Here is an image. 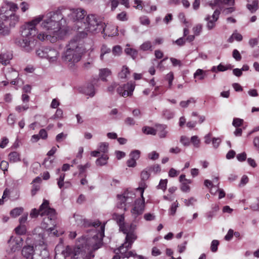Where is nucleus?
I'll return each mask as SVG.
<instances>
[{
	"mask_svg": "<svg viewBox=\"0 0 259 259\" xmlns=\"http://www.w3.org/2000/svg\"><path fill=\"white\" fill-rule=\"evenodd\" d=\"M62 14L60 12H50L45 16L39 15L21 28V37L16 38L15 43L24 51L29 53L35 48L37 41L33 37L36 33V26L42 21L41 27L50 33L58 36L61 29Z\"/></svg>",
	"mask_w": 259,
	"mask_h": 259,
	"instance_id": "nucleus-1",
	"label": "nucleus"
},
{
	"mask_svg": "<svg viewBox=\"0 0 259 259\" xmlns=\"http://www.w3.org/2000/svg\"><path fill=\"white\" fill-rule=\"evenodd\" d=\"M92 225L100 227L98 236L92 237H82L79 238L73 251V259H88L87 252L90 250H95L99 248L102 244V240L104 236L105 224H101L100 221L95 222Z\"/></svg>",
	"mask_w": 259,
	"mask_h": 259,
	"instance_id": "nucleus-2",
	"label": "nucleus"
},
{
	"mask_svg": "<svg viewBox=\"0 0 259 259\" xmlns=\"http://www.w3.org/2000/svg\"><path fill=\"white\" fill-rule=\"evenodd\" d=\"M38 215L46 216L43 220L44 227L52 231L56 226L57 213L56 210L49 206L48 200L44 199L38 210L33 208L31 210L30 216L32 218H36Z\"/></svg>",
	"mask_w": 259,
	"mask_h": 259,
	"instance_id": "nucleus-3",
	"label": "nucleus"
},
{
	"mask_svg": "<svg viewBox=\"0 0 259 259\" xmlns=\"http://www.w3.org/2000/svg\"><path fill=\"white\" fill-rule=\"evenodd\" d=\"M83 52V50L79 46L78 42L72 40L67 46L66 51L63 53L62 59L69 68H72L75 64L80 60Z\"/></svg>",
	"mask_w": 259,
	"mask_h": 259,
	"instance_id": "nucleus-4",
	"label": "nucleus"
},
{
	"mask_svg": "<svg viewBox=\"0 0 259 259\" xmlns=\"http://www.w3.org/2000/svg\"><path fill=\"white\" fill-rule=\"evenodd\" d=\"M79 27L77 31L80 36L84 37L89 33H97L104 29V24L93 14L87 15L82 22H79Z\"/></svg>",
	"mask_w": 259,
	"mask_h": 259,
	"instance_id": "nucleus-5",
	"label": "nucleus"
},
{
	"mask_svg": "<svg viewBox=\"0 0 259 259\" xmlns=\"http://www.w3.org/2000/svg\"><path fill=\"white\" fill-rule=\"evenodd\" d=\"M64 13L68 21L75 22L74 28L77 30L79 27V22H82L87 14L86 11L81 8L65 10Z\"/></svg>",
	"mask_w": 259,
	"mask_h": 259,
	"instance_id": "nucleus-6",
	"label": "nucleus"
},
{
	"mask_svg": "<svg viewBox=\"0 0 259 259\" xmlns=\"http://www.w3.org/2000/svg\"><path fill=\"white\" fill-rule=\"evenodd\" d=\"M37 56L47 59L50 63L55 64L59 57V52L55 49L49 47H42L36 50Z\"/></svg>",
	"mask_w": 259,
	"mask_h": 259,
	"instance_id": "nucleus-7",
	"label": "nucleus"
},
{
	"mask_svg": "<svg viewBox=\"0 0 259 259\" xmlns=\"http://www.w3.org/2000/svg\"><path fill=\"white\" fill-rule=\"evenodd\" d=\"M137 190L141 193V199H137L136 200L134 207L131 211L132 215L135 218L142 214L145 209V198L143 196L144 187H139Z\"/></svg>",
	"mask_w": 259,
	"mask_h": 259,
	"instance_id": "nucleus-8",
	"label": "nucleus"
},
{
	"mask_svg": "<svg viewBox=\"0 0 259 259\" xmlns=\"http://www.w3.org/2000/svg\"><path fill=\"white\" fill-rule=\"evenodd\" d=\"M18 6L17 4L12 2L5 1L0 9V17L4 21H7L9 18V12H16L18 10Z\"/></svg>",
	"mask_w": 259,
	"mask_h": 259,
	"instance_id": "nucleus-9",
	"label": "nucleus"
},
{
	"mask_svg": "<svg viewBox=\"0 0 259 259\" xmlns=\"http://www.w3.org/2000/svg\"><path fill=\"white\" fill-rule=\"evenodd\" d=\"M132 247L122 243L117 249L115 250L116 254H120L122 258H129L130 257H136L138 259H146L141 255H137L134 250L128 251Z\"/></svg>",
	"mask_w": 259,
	"mask_h": 259,
	"instance_id": "nucleus-10",
	"label": "nucleus"
},
{
	"mask_svg": "<svg viewBox=\"0 0 259 259\" xmlns=\"http://www.w3.org/2000/svg\"><path fill=\"white\" fill-rule=\"evenodd\" d=\"M71 251L72 249L69 246L64 247L62 244H59L55 248L54 259H65Z\"/></svg>",
	"mask_w": 259,
	"mask_h": 259,
	"instance_id": "nucleus-11",
	"label": "nucleus"
},
{
	"mask_svg": "<svg viewBox=\"0 0 259 259\" xmlns=\"http://www.w3.org/2000/svg\"><path fill=\"white\" fill-rule=\"evenodd\" d=\"M9 247L12 252L20 249L23 244V240L20 236H11L8 241Z\"/></svg>",
	"mask_w": 259,
	"mask_h": 259,
	"instance_id": "nucleus-12",
	"label": "nucleus"
},
{
	"mask_svg": "<svg viewBox=\"0 0 259 259\" xmlns=\"http://www.w3.org/2000/svg\"><path fill=\"white\" fill-rule=\"evenodd\" d=\"M135 89V84L131 82H127L117 89V93L123 97L128 96L132 95Z\"/></svg>",
	"mask_w": 259,
	"mask_h": 259,
	"instance_id": "nucleus-13",
	"label": "nucleus"
},
{
	"mask_svg": "<svg viewBox=\"0 0 259 259\" xmlns=\"http://www.w3.org/2000/svg\"><path fill=\"white\" fill-rule=\"evenodd\" d=\"M220 11L216 9L212 16L208 15L205 18V20L207 21L206 27L208 30L212 29L215 26V22L219 18Z\"/></svg>",
	"mask_w": 259,
	"mask_h": 259,
	"instance_id": "nucleus-14",
	"label": "nucleus"
},
{
	"mask_svg": "<svg viewBox=\"0 0 259 259\" xmlns=\"http://www.w3.org/2000/svg\"><path fill=\"white\" fill-rule=\"evenodd\" d=\"M36 38L42 41L48 40L52 43L56 42L57 39V37L54 35L52 36L51 34H47L42 32L37 33Z\"/></svg>",
	"mask_w": 259,
	"mask_h": 259,
	"instance_id": "nucleus-15",
	"label": "nucleus"
},
{
	"mask_svg": "<svg viewBox=\"0 0 259 259\" xmlns=\"http://www.w3.org/2000/svg\"><path fill=\"white\" fill-rule=\"evenodd\" d=\"M136 226L133 224H125L120 225L119 230L124 234L133 233L135 232Z\"/></svg>",
	"mask_w": 259,
	"mask_h": 259,
	"instance_id": "nucleus-16",
	"label": "nucleus"
},
{
	"mask_svg": "<svg viewBox=\"0 0 259 259\" xmlns=\"http://www.w3.org/2000/svg\"><path fill=\"white\" fill-rule=\"evenodd\" d=\"M131 75V71L126 65H123L118 73V77L120 79H128Z\"/></svg>",
	"mask_w": 259,
	"mask_h": 259,
	"instance_id": "nucleus-17",
	"label": "nucleus"
},
{
	"mask_svg": "<svg viewBox=\"0 0 259 259\" xmlns=\"http://www.w3.org/2000/svg\"><path fill=\"white\" fill-rule=\"evenodd\" d=\"M34 253V248L32 246H24L22 250V254L26 258L33 259L32 255Z\"/></svg>",
	"mask_w": 259,
	"mask_h": 259,
	"instance_id": "nucleus-18",
	"label": "nucleus"
},
{
	"mask_svg": "<svg viewBox=\"0 0 259 259\" xmlns=\"http://www.w3.org/2000/svg\"><path fill=\"white\" fill-rule=\"evenodd\" d=\"M220 3L232 6L234 4V0H212L208 4L213 8L215 6H219Z\"/></svg>",
	"mask_w": 259,
	"mask_h": 259,
	"instance_id": "nucleus-19",
	"label": "nucleus"
},
{
	"mask_svg": "<svg viewBox=\"0 0 259 259\" xmlns=\"http://www.w3.org/2000/svg\"><path fill=\"white\" fill-rule=\"evenodd\" d=\"M125 235L126 236L123 243L127 245V246L132 247L133 244L134 243L135 241L137 239V236L135 232Z\"/></svg>",
	"mask_w": 259,
	"mask_h": 259,
	"instance_id": "nucleus-20",
	"label": "nucleus"
},
{
	"mask_svg": "<svg viewBox=\"0 0 259 259\" xmlns=\"http://www.w3.org/2000/svg\"><path fill=\"white\" fill-rule=\"evenodd\" d=\"M156 133L160 138H164L166 137L168 132L166 131L167 126L164 124L156 125Z\"/></svg>",
	"mask_w": 259,
	"mask_h": 259,
	"instance_id": "nucleus-21",
	"label": "nucleus"
},
{
	"mask_svg": "<svg viewBox=\"0 0 259 259\" xmlns=\"http://www.w3.org/2000/svg\"><path fill=\"white\" fill-rule=\"evenodd\" d=\"M133 195H134V194L132 192H124L122 195H118L117 197L121 203L120 207L125 206L124 203L128 201L129 198L132 197Z\"/></svg>",
	"mask_w": 259,
	"mask_h": 259,
	"instance_id": "nucleus-22",
	"label": "nucleus"
},
{
	"mask_svg": "<svg viewBox=\"0 0 259 259\" xmlns=\"http://www.w3.org/2000/svg\"><path fill=\"white\" fill-rule=\"evenodd\" d=\"M9 18L7 20H9V26L10 27H14L20 20V16L15 13L9 14Z\"/></svg>",
	"mask_w": 259,
	"mask_h": 259,
	"instance_id": "nucleus-23",
	"label": "nucleus"
},
{
	"mask_svg": "<svg viewBox=\"0 0 259 259\" xmlns=\"http://www.w3.org/2000/svg\"><path fill=\"white\" fill-rule=\"evenodd\" d=\"M12 58V55L9 53H5L0 54V63L4 65H7L10 63Z\"/></svg>",
	"mask_w": 259,
	"mask_h": 259,
	"instance_id": "nucleus-24",
	"label": "nucleus"
},
{
	"mask_svg": "<svg viewBox=\"0 0 259 259\" xmlns=\"http://www.w3.org/2000/svg\"><path fill=\"white\" fill-rule=\"evenodd\" d=\"M232 66L230 64L224 65L222 63L220 64L218 66H213L211 68V71L213 72H218L220 71H225L229 69H231Z\"/></svg>",
	"mask_w": 259,
	"mask_h": 259,
	"instance_id": "nucleus-25",
	"label": "nucleus"
},
{
	"mask_svg": "<svg viewBox=\"0 0 259 259\" xmlns=\"http://www.w3.org/2000/svg\"><path fill=\"white\" fill-rule=\"evenodd\" d=\"M208 73V71L198 69L194 74V77L198 80H203L206 78Z\"/></svg>",
	"mask_w": 259,
	"mask_h": 259,
	"instance_id": "nucleus-26",
	"label": "nucleus"
},
{
	"mask_svg": "<svg viewBox=\"0 0 259 259\" xmlns=\"http://www.w3.org/2000/svg\"><path fill=\"white\" fill-rule=\"evenodd\" d=\"M112 75V72L110 69L108 68L101 69L99 70V77L102 80H105L107 78Z\"/></svg>",
	"mask_w": 259,
	"mask_h": 259,
	"instance_id": "nucleus-27",
	"label": "nucleus"
},
{
	"mask_svg": "<svg viewBox=\"0 0 259 259\" xmlns=\"http://www.w3.org/2000/svg\"><path fill=\"white\" fill-rule=\"evenodd\" d=\"M83 93L91 97L95 95V89L92 83H89L87 87L82 88L80 90Z\"/></svg>",
	"mask_w": 259,
	"mask_h": 259,
	"instance_id": "nucleus-28",
	"label": "nucleus"
},
{
	"mask_svg": "<svg viewBox=\"0 0 259 259\" xmlns=\"http://www.w3.org/2000/svg\"><path fill=\"white\" fill-rule=\"evenodd\" d=\"M8 159L11 163L18 162L21 160L20 155L17 152H12L8 155Z\"/></svg>",
	"mask_w": 259,
	"mask_h": 259,
	"instance_id": "nucleus-29",
	"label": "nucleus"
},
{
	"mask_svg": "<svg viewBox=\"0 0 259 259\" xmlns=\"http://www.w3.org/2000/svg\"><path fill=\"white\" fill-rule=\"evenodd\" d=\"M10 33V29L0 20V35L6 36Z\"/></svg>",
	"mask_w": 259,
	"mask_h": 259,
	"instance_id": "nucleus-30",
	"label": "nucleus"
},
{
	"mask_svg": "<svg viewBox=\"0 0 259 259\" xmlns=\"http://www.w3.org/2000/svg\"><path fill=\"white\" fill-rule=\"evenodd\" d=\"M112 219L116 221L119 228L120 227V225L123 224L124 223V217L123 214H118L115 213L112 215Z\"/></svg>",
	"mask_w": 259,
	"mask_h": 259,
	"instance_id": "nucleus-31",
	"label": "nucleus"
},
{
	"mask_svg": "<svg viewBox=\"0 0 259 259\" xmlns=\"http://www.w3.org/2000/svg\"><path fill=\"white\" fill-rule=\"evenodd\" d=\"M108 157L106 155H103L101 157L97 159L96 161V164L98 166H103L107 164Z\"/></svg>",
	"mask_w": 259,
	"mask_h": 259,
	"instance_id": "nucleus-32",
	"label": "nucleus"
},
{
	"mask_svg": "<svg viewBox=\"0 0 259 259\" xmlns=\"http://www.w3.org/2000/svg\"><path fill=\"white\" fill-rule=\"evenodd\" d=\"M24 209L22 207H16L10 211V215L13 218H16L20 215L23 211Z\"/></svg>",
	"mask_w": 259,
	"mask_h": 259,
	"instance_id": "nucleus-33",
	"label": "nucleus"
},
{
	"mask_svg": "<svg viewBox=\"0 0 259 259\" xmlns=\"http://www.w3.org/2000/svg\"><path fill=\"white\" fill-rule=\"evenodd\" d=\"M246 7L251 13H254L257 9L258 1L257 0H253L251 4H248Z\"/></svg>",
	"mask_w": 259,
	"mask_h": 259,
	"instance_id": "nucleus-34",
	"label": "nucleus"
},
{
	"mask_svg": "<svg viewBox=\"0 0 259 259\" xmlns=\"http://www.w3.org/2000/svg\"><path fill=\"white\" fill-rule=\"evenodd\" d=\"M143 132L146 135H155L156 134V130L153 127L146 126L142 128Z\"/></svg>",
	"mask_w": 259,
	"mask_h": 259,
	"instance_id": "nucleus-35",
	"label": "nucleus"
},
{
	"mask_svg": "<svg viewBox=\"0 0 259 259\" xmlns=\"http://www.w3.org/2000/svg\"><path fill=\"white\" fill-rule=\"evenodd\" d=\"M15 231L19 235H24L26 233V227L25 225H19L15 229Z\"/></svg>",
	"mask_w": 259,
	"mask_h": 259,
	"instance_id": "nucleus-36",
	"label": "nucleus"
},
{
	"mask_svg": "<svg viewBox=\"0 0 259 259\" xmlns=\"http://www.w3.org/2000/svg\"><path fill=\"white\" fill-rule=\"evenodd\" d=\"M215 188L217 189L215 190V192H213V189H211L210 190V193L212 194L215 195L216 192L218 191L219 192V198L222 199L225 196V192L223 189L219 188V183L216 185Z\"/></svg>",
	"mask_w": 259,
	"mask_h": 259,
	"instance_id": "nucleus-37",
	"label": "nucleus"
},
{
	"mask_svg": "<svg viewBox=\"0 0 259 259\" xmlns=\"http://www.w3.org/2000/svg\"><path fill=\"white\" fill-rule=\"evenodd\" d=\"M18 75V73L17 71L11 70V72L6 74V78L9 81H14Z\"/></svg>",
	"mask_w": 259,
	"mask_h": 259,
	"instance_id": "nucleus-38",
	"label": "nucleus"
},
{
	"mask_svg": "<svg viewBox=\"0 0 259 259\" xmlns=\"http://www.w3.org/2000/svg\"><path fill=\"white\" fill-rule=\"evenodd\" d=\"M109 144L106 142L100 143L99 145L98 150L100 153H107L108 150Z\"/></svg>",
	"mask_w": 259,
	"mask_h": 259,
	"instance_id": "nucleus-39",
	"label": "nucleus"
},
{
	"mask_svg": "<svg viewBox=\"0 0 259 259\" xmlns=\"http://www.w3.org/2000/svg\"><path fill=\"white\" fill-rule=\"evenodd\" d=\"M152 44L151 42L149 41H147L143 43L140 46V49L143 51L151 50L152 51Z\"/></svg>",
	"mask_w": 259,
	"mask_h": 259,
	"instance_id": "nucleus-40",
	"label": "nucleus"
},
{
	"mask_svg": "<svg viewBox=\"0 0 259 259\" xmlns=\"http://www.w3.org/2000/svg\"><path fill=\"white\" fill-rule=\"evenodd\" d=\"M124 51L127 55L131 56L133 59L136 58L138 55V52L132 48H126Z\"/></svg>",
	"mask_w": 259,
	"mask_h": 259,
	"instance_id": "nucleus-41",
	"label": "nucleus"
},
{
	"mask_svg": "<svg viewBox=\"0 0 259 259\" xmlns=\"http://www.w3.org/2000/svg\"><path fill=\"white\" fill-rule=\"evenodd\" d=\"M167 180H160L159 184L157 186V189H161L163 191H165L167 188Z\"/></svg>",
	"mask_w": 259,
	"mask_h": 259,
	"instance_id": "nucleus-42",
	"label": "nucleus"
},
{
	"mask_svg": "<svg viewBox=\"0 0 259 259\" xmlns=\"http://www.w3.org/2000/svg\"><path fill=\"white\" fill-rule=\"evenodd\" d=\"M111 50L110 48H108L106 45H103L101 49V54L100 59L101 60H103L104 56L106 54H108L110 52Z\"/></svg>",
	"mask_w": 259,
	"mask_h": 259,
	"instance_id": "nucleus-43",
	"label": "nucleus"
},
{
	"mask_svg": "<svg viewBox=\"0 0 259 259\" xmlns=\"http://www.w3.org/2000/svg\"><path fill=\"white\" fill-rule=\"evenodd\" d=\"M150 171L148 169H147V167L144 169L141 174V178L142 180L145 181L147 180L150 175Z\"/></svg>",
	"mask_w": 259,
	"mask_h": 259,
	"instance_id": "nucleus-44",
	"label": "nucleus"
},
{
	"mask_svg": "<svg viewBox=\"0 0 259 259\" xmlns=\"http://www.w3.org/2000/svg\"><path fill=\"white\" fill-rule=\"evenodd\" d=\"M112 53L115 56H119L122 53V48L120 46H114L112 49Z\"/></svg>",
	"mask_w": 259,
	"mask_h": 259,
	"instance_id": "nucleus-45",
	"label": "nucleus"
},
{
	"mask_svg": "<svg viewBox=\"0 0 259 259\" xmlns=\"http://www.w3.org/2000/svg\"><path fill=\"white\" fill-rule=\"evenodd\" d=\"M195 102H196L195 100L193 98H191L186 101H181L180 103V105L182 107L186 108V107H188V106L190 103L194 104Z\"/></svg>",
	"mask_w": 259,
	"mask_h": 259,
	"instance_id": "nucleus-46",
	"label": "nucleus"
},
{
	"mask_svg": "<svg viewBox=\"0 0 259 259\" xmlns=\"http://www.w3.org/2000/svg\"><path fill=\"white\" fill-rule=\"evenodd\" d=\"M191 142L193 144V146L196 148L199 147L200 146V140L199 139L198 136H193L191 138Z\"/></svg>",
	"mask_w": 259,
	"mask_h": 259,
	"instance_id": "nucleus-47",
	"label": "nucleus"
},
{
	"mask_svg": "<svg viewBox=\"0 0 259 259\" xmlns=\"http://www.w3.org/2000/svg\"><path fill=\"white\" fill-rule=\"evenodd\" d=\"M147 169L150 170V171H152L155 174L158 173L161 170V168L159 165L158 164H154L153 166L148 167Z\"/></svg>",
	"mask_w": 259,
	"mask_h": 259,
	"instance_id": "nucleus-48",
	"label": "nucleus"
},
{
	"mask_svg": "<svg viewBox=\"0 0 259 259\" xmlns=\"http://www.w3.org/2000/svg\"><path fill=\"white\" fill-rule=\"evenodd\" d=\"M74 218L76 217V218L75 219L76 220V221L78 225H81L84 226V227H86L89 225L87 224L86 220H82V217L81 216L78 215H74Z\"/></svg>",
	"mask_w": 259,
	"mask_h": 259,
	"instance_id": "nucleus-49",
	"label": "nucleus"
},
{
	"mask_svg": "<svg viewBox=\"0 0 259 259\" xmlns=\"http://www.w3.org/2000/svg\"><path fill=\"white\" fill-rule=\"evenodd\" d=\"M140 151L138 150H135L133 151L130 154V156L131 158H133V159H135L136 160H137L139 158L140 156Z\"/></svg>",
	"mask_w": 259,
	"mask_h": 259,
	"instance_id": "nucleus-50",
	"label": "nucleus"
},
{
	"mask_svg": "<svg viewBox=\"0 0 259 259\" xmlns=\"http://www.w3.org/2000/svg\"><path fill=\"white\" fill-rule=\"evenodd\" d=\"M63 111L61 109L58 108L57 109L55 114L52 116V119H61L63 118Z\"/></svg>",
	"mask_w": 259,
	"mask_h": 259,
	"instance_id": "nucleus-51",
	"label": "nucleus"
},
{
	"mask_svg": "<svg viewBox=\"0 0 259 259\" xmlns=\"http://www.w3.org/2000/svg\"><path fill=\"white\" fill-rule=\"evenodd\" d=\"M233 38L235 39L237 41H241L242 39V36L240 33H234L232 35L231 37L229 39V42H232Z\"/></svg>",
	"mask_w": 259,
	"mask_h": 259,
	"instance_id": "nucleus-52",
	"label": "nucleus"
},
{
	"mask_svg": "<svg viewBox=\"0 0 259 259\" xmlns=\"http://www.w3.org/2000/svg\"><path fill=\"white\" fill-rule=\"evenodd\" d=\"M219 244V242L217 240H213L211 242L210 249L211 251L214 252H216L218 250V247Z\"/></svg>",
	"mask_w": 259,
	"mask_h": 259,
	"instance_id": "nucleus-53",
	"label": "nucleus"
},
{
	"mask_svg": "<svg viewBox=\"0 0 259 259\" xmlns=\"http://www.w3.org/2000/svg\"><path fill=\"white\" fill-rule=\"evenodd\" d=\"M243 120L238 118H235L233 119L232 124L234 126L237 127L242 125Z\"/></svg>",
	"mask_w": 259,
	"mask_h": 259,
	"instance_id": "nucleus-54",
	"label": "nucleus"
},
{
	"mask_svg": "<svg viewBox=\"0 0 259 259\" xmlns=\"http://www.w3.org/2000/svg\"><path fill=\"white\" fill-rule=\"evenodd\" d=\"M53 163H54V160H51V159H46L44 162V163L43 164L45 165V166L47 168H52L53 167Z\"/></svg>",
	"mask_w": 259,
	"mask_h": 259,
	"instance_id": "nucleus-55",
	"label": "nucleus"
},
{
	"mask_svg": "<svg viewBox=\"0 0 259 259\" xmlns=\"http://www.w3.org/2000/svg\"><path fill=\"white\" fill-rule=\"evenodd\" d=\"M180 142L184 145V146H188L190 145V140H189V139L185 136H182L180 138Z\"/></svg>",
	"mask_w": 259,
	"mask_h": 259,
	"instance_id": "nucleus-56",
	"label": "nucleus"
},
{
	"mask_svg": "<svg viewBox=\"0 0 259 259\" xmlns=\"http://www.w3.org/2000/svg\"><path fill=\"white\" fill-rule=\"evenodd\" d=\"M20 6H21V10L23 13H24L26 11L28 10L30 8L29 4L26 2H22L20 4Z\"/></svg>",
	"mask_w": 259,
	"mask_h": 259,
	"instance_id": "nucleus-57",
	"label": "nucleus"
},
{
	"mask_svg": "<svg viewBox=\"0 0 259 259\" xmlns=\"http://www.w3.org/2000/svg\"><path fill=\"white\" fill-rule=\"evenodd\" d=\"M159 154L157 153L156 151H152L151 153H149L148 155V157L149 159L155 160L159 158Z\"/></svg>",
	"mask_w": 259,
	"mask_h": 259,
	"instance_id": "nucleus-58",
	"label": "nucleus"
},
{
	"mask_svg": "<svg viewBox=\"0 0 259 259\" xmlns=\"http://www.w3.org/2000/svg\"><path fill=\"white\" fill-rule=\"evenodd\" d=\"M117 19L120 21H126L127 20L126 13L125 12H122L117 15Z\"/></svg>",
	"mask_w": 259,
	"mask_h": 259,
	"instance_id": "nucleus-59",
	"label": "nucleus"
},
{
	"mask_svg": "<svg viewBox=\"0 0 259 259\" xmlns=\"http://www.w3.org/2000/svg\"><path fill=\"white\" fill-rule=\"evenodd\" d=\"M221 142V139L219 138H213L212 139V143L214 148H217Z\"/></svg>",
	"mask_w": 259,
	"mask_h": 259,
	"instance_id": "nucleus-60",
	"label": "nucleus"
},
{
	"mask_svg": "<svg viewBox=\"0 0 259 259\" xmlns=\"http://www.w3.org/2000/svg\"><path fill=\"white\" fill-rule=\"evenodd\" d=\"M0 167L1 169L3 170L5 172L6 171H7L8 170V168L9 167V163L7 161L4 160L2 161L1 162Z\"/></svg>",
	"mask_w": 259,
	"mask_h": 259,
	"instance_id": "nucleus-61",
	"label": "nucleus"
},
{
	"mask_svg": "<svg viewBox=\"0 0 259 259\" xmlns=\"http://www.w3.org/2000/svg\"><path fill=\"white\" fill-rule=\"evenodd\" d=\"M178 207V203L176 201L173 203L170 208V213L172 215H174L176 212L177 208Z\"/></svg>",
	"mask_w": 259,
	"mask_h": 259,
	"instance_id": "nucleus-62",
	"label": "nucleus"
},
{
	"mask_svg": "<svg viewBox=\"0 0 259 259\" xmlns=\"http://www.w3.org/2000/svg\"><path fill=\"white\" fill-rule=\"evenodd\" d=\"M233 57L237 61H240L242 58L239 51L236 49L233 51Z\"/></svg>",
	"mask_w": 259,
	"mask_h": 259,
	"instance_id": "nucleus-63",
	"label": "nucleus"
},
{
	"mask_svg": "<svg viewBox=\"0 0 259 259\" xmlns=\"http://www.w3.org/2000/svg\"><path fill=\"white\" fill-rule=\"evenodd\" d=\"M202 30V25L198 24L193 28V31L196 35H198Z\"/></svg>",
	"mask_w": 259,
	"mask_h": 259,
	"instance_id": "nucleus-64",
	"label": "nucleus"
}]
</instances>
